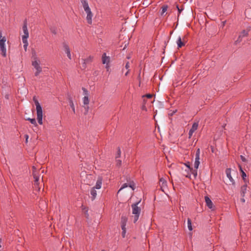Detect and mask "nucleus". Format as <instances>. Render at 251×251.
Wrapping results in <instances>:
<instances>
[{
	"label": "nucleus",
	"mask_w": 251,
	"mask_h": 251,
	"mask_svg": "<svg viewBox=\"0 0 251 251\" xmlns=\"http://www.w3.org/2000/svg\"><path fill=\"white\" fill-rule=\"evenodd\" d=\"M197 169L195 168V169H193L192 168L191 171H189V173L190 174V172H191L192 174L193 175L194 178H195L197 176Z\"/></svg>",
	"instance_id": "25"
},
{
	"label": "nucleus",
	"mask_w": 251,
	"mask_h": 251,
	"mask_svg": "<svg viewBox=\"0 0 251 251\" xmlns=\"http://www.w3.org/2000/svg\"><path fill=\"white\" fill-rule=\"evenodd\" d=\"M125 68H126V69H127V70H129V63L128 62H127L126 64V66H125Z\"/></svg>",
	"instance_id": "46"
},
{
	"label": "nucleus",
	"mask_w": 251,
	"mask_h": 251,
	"mask_svg": "<svg viewBox=\"0 0 251 251\" xmlns=\"http://www.w3.org/2000/svg\"><path fill=\"white\" fill-rule=\"evenodd\" d=\"M240 201L242 203H244L245 202V200L244 199V197H242L240 199Z\"/></svg>",
	"instance_id": "49"
},
{
	"label": "nucleus",
	"mask_w": 251,
	"mask_h": 251,
	"mask_svg": "<svg viewBox=\"0 0 251 251\" xmlns=\"http://www.w3.org/2000/svg\"><path fill=\"white\" fill-rule=\"evenodd\" d=\"M240 172H241V173L242 174V173H243V172H244V171H243V170H241V171H240Z\"/></svg>",
	"instance_id": "58"
},
{
	"label": "nucleus",
	"mask_w": 251,
	"mask_h": 251,
	"mask_svg": "<svg viewBox=\"0 0 251 251\" xmlns=\"http://www.w3.org/2000/svg\"><path fill=\"white\" fill-rule=\"evenodd\" d=\"M33 176L34 178V185L38 186L39 177L34 172H33Z\"/></svg>",
	"instance_id": "17"
},
{
	"label": "nucleus",
	"mask_w": 251,
	"mask_h": 251,
	"mask_svg": "<svg viewBox=\"0 0 251 251\" xmlns=\"http://www.w3.org/2000/svg\"><path fill=\"white\" fill-rule=\"evenodd\" d=\"M184 164L187 167V170H186L187 171V174L186 175H185V176H186V177H190V174L189 173V171H191L192 170V168L190 167V163L189 162H187L185 163H184Z\"/></svg>",
	"instance_id": "10"
},
{
	"label": "nucleus",
	"mask_w": 251,
	"mask_h": 251,
	"mask_svg": "<svg viewBox=\"0 0 251 251\" xmlns=\"http://www.w3.org/2000/svg\"><path fill=\"white\" fill-rule=\"evenodd\" d=\"M25 142L27 143V141H28V135H27V134H25Z\"/></svg>",
	"instance_id": "48"
},
{
	"label": "nucleus",
	"mask_w": 251,
	"mask_h": 251,
	"mask_svg": "<svg viewBox=\"0 0 251 251\" xmlns=\"http://www.w3.org/2000/svg\"><path fill=\"white\" fill-rule=\"evenodd\" d=\"M200 165V161H195L194 168L198 169Z\"/></svg>",
	"instance_id": "35"
},
{
	"label": "nucleus",
	"mask_w": 251,
	"mask_h": 251,
	"mask_svg": "<svg viewBox=\"0 0 251 251\" xmlns=\"http://www.w3.org/2000/svg\"><path fill=\"white\" fill-rule=\"evenodd\" d=\"M143 97H146L147 98H148L149 99H151V98L152 97V95L150 94H147L145 96H143Z\"/></svg>",
	"instance_id": "43"
},
{
	"label": "nucleus",
	"mask_w": 251,
	"mask_h": 251,
	"mask_svg": "<svg viewBox=\"0 0 251 251\" xmlns=\"http://www.w3.org/2000/svg\"><path fill=\"white\" fill-rule=\"evenodd\" d=\"M128 186L129 187L131 188L133 190H134V189H135L134 183V182L133 181L130 182L128 183Z\"/></svg>",
	"instance_id": "29"
},
{
	"label": "nucleus",
	"mask_w": 251,
	"mask_h": 251,
	"mask_svg": "<svg viewBox=\"0 0 251 251\" xmlns=\"http://www.w3.org/2000/svg\"><path fill=\"white\" fill-rule=\"evenodd\" d=\"M182 41L185 43L187 42V36L185 35L182 38H181Z\"/></svg>",
	"instance_id": "44"
},
{
	"label": "nucleus",
	"mask_w": 251,
	"mask_h": 251,
	"mask_svg": "<svg viewBox=\"0 0 251 251\" xmlns=\"http://www.w3.org/2000/svg\"><path fill=\"white\" fill-rule=\"evenodd\" d=\"M122 227V236L123 237H125V234H126V227Z\"/></svg>",
	"instance_id": "33"
},
{
	"label": "nucleus",
	"mask_w": 251,
	"mask_h": 251,
	"mask_svg": "<svg viewBox=\"0 0 251 251\" xmlns=\"http://www.w3.org/2000/svg\"><path fill=\"white\" fill-rule=\"evenodd\" d=\"M1 239H0V248H1Z\"/></svg>",
	"instance_id": "56"
},
{
	"label": "nucleus",
	"mask_w": 251,
	"mask_h": 251,
	"mask_svg": "<svg viewBox=\"0 0 251 251\" xmlns=\"http://www.w3.org/2000/svg\"><path fill=\"white\" fill-rule=\"evenodd\" d=\"M102 179L101 177H99L97 181L95 186L94 187H93V188H95V189H100L101 188V184H102Z\"/></svg>",
	"instance_id": "9"
},
{
	"label": "nucleus",
	"mask_w": 251,
	"mask_h": 251,
	"mask_svg": "<svg viewBox=\"0 0 251 251\" xmlns=\"http://www.w3.org/2000/svg\"><path fill=\"white\" fill-rule=\"evenodd\" d=\"M80 1L82 5V6L88 4L87 0H80Z\"/></svg>",
	"instance_id": "38"
},
{
	"label": "nucleus",
	"mask_w": 251,
	"mask_h": 251,
	"mask_svg": "<svg viewBox=\"0 0 251 251\" xmlns=\"http://www.w3.org/2000/svg\"><path fill=\"white\" fill-rule=\"evenodd\" d=\"M27 20H26V19H25L24 21V24H23V27H22L24 33V34L23 36H29V33H28V31L27 29Z\"/></svg>",
	"instance_id": "6"
},
{
	"label": "nucleus",
	"mask_w": 251,
	"mask_h": 251,
	"mask_svg": "<svg viewBox=\"0 0 251 251\" xmlns=\"http://www.w3.org/2000/svg\"><path fill=\"white\" fill-rule=\"evenodd\" d=\"M226 173L227 177L229 178L230 181L232 183V184L234 183V179L231 176V169L227 168L226 170Z\"/></svg>",
	"instance_id": "8"
},
{
	"label": "nucleus",
	"mask_w": 251,
	"mask_h": 251,
	"mask_svg": "<svg viewBox=\"0 0 251 251\" xmlns=\"http://www.w3.org/2000/svg\"><path fill=\"white\" fill-rule=\"evenodd\" d=\"M240 171L243 170L242 168L240 165H239Z\"/></svg>",
	"instance_id": "54"
},
{
	"label": "nucleus",
	"mask_w": 251,
	"mask_h": 251,
	"mask_svg": "<svg viewBox=\"0 0 251 251\" xmlns=\"http://www.w3.org/2000/svg\"><path fill=\"white\" fill-rule=\"evenodd\" d=\"M64 48L65 51L67 54V56L70 59H71V51L69 46L67 44H64Z\"/></svg>",
	"instance_id": "12"
},
{
	"label": "nucleus",
	"mask_w": 251,
	"mask_h": 251,
	"mask_svg": "<svg viewBox=\"0 0 251 251\" xmlns=\"http://www.w3.org/2000/svg\"><path fill=\"white\" fill-rule=\"evenodd\" d=\"M116 165L118 167H120L122 165V161L120 159H116Z\"/></svg>",
	"instance_id": "37"
},
{
	"label": "nucleus",
	"mask_w": 251,
	"mask_h": 251,
	"mask_svg": "<svg viewBox=\"0 0 251 251\" xmlns=\"http://www.w3.org/2000/svg\"><path fill=\"white\" fill-rule=\"evenodd\" d=\"M3 37H2V33L1 31L0 30V40Z\"/></svg>",
	"instance_id": "53"
},
{
	"label": "nucleus",
	"mask_w": 251,
	"mask_h": 251,
	"mask_svg": "<svg viewBox=\"0 0 251 251\" xmlns=\"http://www.w3.org/2000/svg\"><path fill=\"white\" fill-rule=\"evenodd\" d=\"M83 103L84 105H88L89 103V99L88 96H84L83 98Z\"/></svg>",
	"instance_id": "21"
},
{
	"label": "nucleus",
	"mask_w": 251,
	"mask_h": 251,
	"mask_svg": "<svg viewBox=\"0 0 251 251\" xmlns=\"http://www.w3.org/2000/svg\"><path fill=\"white\" fill-rule=\"evenodd\" d=\"M128 186V184L126 183H125L124 184H123L122 186V187H121V188L119 189V190L118 191V192L120 191L121 190L123 189L124 188H126Z\"/></svg>",
	"instance_id": "34"
},
{
	"label": "nucleus",
	"mask_w": 251,
	"mask_h": 251,
	"mask_svg": "<svg viewBox=\"0 0 251 251\" xmlns=\"http://www.w3.org/2000/svg\"><path fill=\"white\" fill-rule=\"evenodd\" d=\"M86 63H87V62H85V61H84V60H83V63L82 64V67H81L82 69L84 70V69H86Z\"/></svg>",
	"instance_id": "39"
},
{
	"label": "nucleus",
	"mask_w": 251,
	"mask_h": 251,
	"mask_svg": "<svg viewBox=\"0 0 251 251\" xmlns=\"http://www.w3.org/2000/svg\"><path fill=\"white\" fill-rule=\"evenodd\" d=\"M168 7L167 5H164L162 7V10L161 15H163L167 10Z\"/></svg>",
	"instance_id": "27"
},
{
	"label": "nucleus",
	"mask_w": 251,
	"mask_h": 251,
	"mask_svg": "<svg viewBox=\"0 0 251 251\" xmlns=\"http://www.w3.org/2000/svg\"><path fill=\"white\" fill-rule=\"evenodd\" d=\"M85 11L87 13V16H86L87 22L89 24L91 25V24H92V18L93 17V15L91 11L90 8L89 9V10H88V11L85 10Z\"/></svg>",
	"instance_id": "5"
},
{
	"label": "nucleus",
	"mask_w": 251,
	"mask_h": 251,
	"mask_svg": "<svg viewBox=\"0 0 251 251\" xmlns=\"http://www.w3.org/2000/svg\"><path fill=\"white\" fill-rule=\"evenodd\" d=\"M189 132L190 133H192V134H193V133L194 132V131H193V130H191V129H190V130H189Z\"/></svg>",
	"instance_id": "55"
},
{
	"label": "nucleus",
	"mask_w": 251,
	"mask_h": 251,
	"mask_svg": "<svg viewBox=\"0 0 251 251\" xmlns=\"http://www.w3.org/2000/svg\"><path fill=\"white\" fill-rule=\"evenodd\" d=\"M93 59V57L92 56H89L87 58H86V59H84V60L87 63L91 62L92 61Z\"/></svg>",
	"instance_id": "28"
},
{
	"label": "nucleus",
	"mask_w": 251,
	"mask_h": 251,
	"mask_svg": "<svg viewBox=\"0 0 251 251\" xmlns=\"http://www.w3.org/2000/svg\"><path fill=\"white\" fill-rule=\"evenodd\" d=\"M35 59L36 60L32 62V65L36 70L35 73V75L38 76L42 72V68L40 66V61L37 60V57H35Z\"/></svg>",
	"instance_id": "3"
},
{
	"label": "nucleus",
	"mask_w": 251,
	"mask_h": 251,
	"mask_svg": "<svg viewBox=\"0 0 251 251\" xmlns=\"http://www.w3.org/2000/svg\"><path fill=\"white\" fill-rule=\"evenodd\" d=\"M33 100L35 102V104L36 105V111H37V119L38 120V122L40 125L43 124V111L42 107L37 100H35V98H33Z\"/></svg>",
	"instance_id": "1"
},
{
	"label": "nucleus",
	"mask_w": 251,
	"mask_h": 251,
	"mask_svg": "<svg viewBox=\"0 0 251 251\" xmlns=\"http://www.w3.org/2000/svg\"><path fill=\"white\" fill-rule=\"evenodd\" d=\"M173 115V113L169 114V115H170V116H172Z\"/></svg>",
	"instance_id": "57"
},
{
	"label": "nucleus",
	"mask_w": 251,
	"mask_h": 251,
	"mask_svg": "<svg viewBox=\"0 0 251 251\" xmlns=\"http://www.w3.org/2000/svg\"><path fill=\"white\" fill-rule=\"evenodd\" d=\"M246 176V173L244 172H243V173L242 174V177L244 180H245V177Z\"/></svg>",
	"instance_id": "45"
},
{
	"label": "nucleus",
	"mask_w": 251,
	"mask_h": 251,
	"mask_svg": "<svg viewBox=\"0 0 251 251\" xmlns=\"http://www.w3.org/2000/svg\"><path fill=\"white\" fill-rule=\"evenodd\" d=\"M28 45V44L24 45V50L25 51H26V50H27V48Z\"/></svg>",
	"instance_id": "47"
},
{
	"label": "nucleus",
	"mask_w": 251,
	"mask_h": 251,
	"mask_svg": "<svg viewBox=\"0 0 251 251\" xmlns=\"http://www.w3.org/2000/svg\"><path fill=\"white\" fill-rule=\"evenodd\" d=\"M90 194L91 195V199L92 201H94L96 199L97 196V191L96 189H95V188H91Z\"/></svg>",
	"instance_id": "15"
},
{
	"label": "nucleus",
	"mask_w": 251,
	"mask_h": 251,
	"mask_svg": "<svg viewBox=\"0 0 251 251\" xmlns=\"http://www.w3.org/2000/svg\"><path fill=\"white\" fill-rule=\"evenodd\" d=\"M211 150L212 152H214V148L213 146H211Z\"/></svg>",
	"instance_id": "50"
},
{
	"label": "nucleus",
	"mask_w": 251,
	"mask_h": 251,
	"mask_svg": "<svg viewBox=\"0 0 251 251\" xmlns=\"http://www.w3.org/2000/svg\"><path fill=\"white\" fill-rule=\"evenodd\" d=\"M83 8H84V11H85V10H87V11H88V10H89V9H90V7H89V6L88 4H87V5H84V6H83Z\"/></svg>",
	"instance_id": "41"
},
{
	"label": "nucleus",
	"mask_w": 251,
	"mask_h": 251,
	"mask_svg": "<svg viewBox=\"0 0 251 251\" xmlns=\"http://www.w3.org/2000/svg\"><path fill=\"white\" fill-rule=\"evenodd\" d=\"M205 201L206 205L209 208H212L213 203H212V202L211 200H210V199L208 196H205Z\"/></svg>",
	"instance_id": "13"
},
{
	"label": "nucleus",
	"mask_w": 251,
	"mask_h": 251,
	"mask_svg": "<svg viewBox=\"0 0 251 251\" xmlns=\"http://www.w3.org/2000/svg\"><path fill=\"white\" fill-rule=\"evenodd\" d=\"M26 120L29 121L32 125H33L35 126H37V123L34 118L31 119L30 118H28L27 119H26Z\"/></svg>",
	"instance_id": "20"
},
{
	"label": "nucleus",
	"mask_w": 251,
	"mask_h": 251,
	"mask_svg": "<svg viewBox=\"0 0 251 251\" xmlns=\"http://www.w3.org/2000/svg\"><path fill=\"white\" fill-rule=\"evenodd\" d=\"M102 62L103 64H108L109 62L110 61V58L109 56H106V53H104L102 55Z\"/></svg>",
	"instance_id": "11"
},
{
	"label": "nucleus",
	"mask_w": 251,
	"mask_h": 251,
	"mask_svg": "<svg viewBox=\"0 0 251 251\" xmlns=\"http://www.w3.org/2000/svg\"><path fill=\"white\" fill-rule=\"evenodd\" d=\"M176 8L178 10V17L179 16V14H180L181 12L182 11V10H183V8H181V9H180L178 7V5H176Z\"/></svg>",
	"instance_id": "40"
},
{
	"label": "nucleus",
	"mask_w": 251,
	"mask_h": 251,
	"mask_svg": "<svg viewBox=\"0 0 251 251\" xmlns=\"http://www.w3.org/2000/svg\"><path fill=\"white\" fill-rule=\"evenodd\" d=\"M6 41L5 37H3L0 40V50L1 51V55L3 57L6 56V49L5 46V43Z\"/></svg>",
	"instance_id": "4"
},
{
	"label": "nucleus",
	"mask_w": 251,
	"mask_h": 251,
	"mask_svg": "<svg viewBox=\"0 0 251 251\" xmlns=\"http://www.w3.org/2000/svg\"><path fill=\"white\" fill-rule=\"evenodd\" d=\"M140 202V201L138 202L133 203L131 205V207L132 209V214L134 215V223H136L139 219V215L141 212V208L140 207H138L137 205Z\"/></svg>",
	"instance_id": "2"
},
{
	"label": "nucleus",
	"mask_w": 251,
	"mask_h": 251,
	"mask_svg": "<svg viewBox=\"0 0 251 251\" xmlns=\"http://www.w3.org/2000/svg\"><path fill=\"white\" fill-rule=\"evenodd\" d=\"M129 71H130L129 70H128L127 71L126 73V74H125L126 76H127L128 75V74L129 72Z\"/></svg>",
	"instance_id": "52"
},
{
	"label": "nucleus",
	"mask_w": 251,
	"mask_h": 251,
	"mask_svg": "<svg viewBox=\"0 0 251 251\" xmlns=\"http://www.w3.org/2000/svg\"><path fill=\"white\" fill-rule=\"evenodd\" d=\"M178 49L181 48L185 45V43L182 41L181 38L179 36L176 41Z\"/></svg>",
	"instance_id": "14"
},
{
	"label": "nucleus",
	"mask_w": 251,
	"mask_h": 251,
	"mask_svg": "<svg viewBox=\"0 0 251 251\" xmlns=\"http://www.w3.org/2000/svg\"><path fill=\"white\" fill-rule=\"evenodd\" d=\"M187 224H188V228L190 231L192 230V223L191 220L190 218H188L187 219Z\"/></svg>",
	"instance_id": "24"
},
{
	"label": "nucleus",
	"mask_w": 251,
	"mask_h": 251,
	"mask_svg": "<svg viewBox=\"0 0 251 251\" xmlns=\"http://www.w3.org/2000/svg\"><path fill=\"white\" fill-rule=\"evenodd\" d=\"M240 158L243 162H246L247 159L243 155H240Z\"/></svg>",
	"instance_id": "42"
},
{
	"label": "nucleus",
	"mask_w": 251,
	"mask_h": 251,
	"mask_svg": "<svg viewBox=\"0 0 251 251\" xmlns=\"http://www.w3.org/2000/svg\"><path fill=\"white\" fill-rule=\"evenodd\" d=\"M248 35V31H246L245 30H243L242 31V32L241 33V34L239 36L238 39H237V41L240 42L241 41V39H240V38H242L244 37L247 36Z\"/></svg>",
	"instance_id": "18"
},
{
	"label": "nucleus",
	"mask_w": 251,
	"mask_h": 251,
	"mask_svg": "<svg viewBox=\"0 0 251 251\" xmlns=\"http://www.w3.org/2000/svg\"><path fill=\"white\" fill-rule=\"evenodd\" d=\"M121 152L120 148L119 147H118V151H117V155L116 156V158L120 157V156H121Z\"/></svg>",
	"instance_id": "30"
},
{
	"label": "nucleus",
	"mask_w": 251,
	"mask_h": 251,
	"mask_svg": "<svg viewBox=\"0 0 251 251\" xmlns=\"http://www.w3.org/2000/svg\"><path fill=\"white\" fill-rule=\"evenodd\" d=\"M247 185L245 184L241 187V196L242 197H244L246 193Z\"/></svg>",
	"instance_id": "16"
},
{
	"label": "nucleus",
	"mask_w": 251,
	"mask_h": 251,
	"mask_svg": "<svg viewBox=\"0 0 251 251\" xmlns=\"http://www.w3.org/2000/svg\"><path fill=\"white\" fill-rule=\"evenodd\" d=\"M50 32L53 34H56V30L54 27H50Z\"/></svg>",
	"instance_id": "36"
},
{
	"label": "nucleus",
	"mask_w": 251,
	"mask_h": 251,
	"mask_svg": "<svg viewBox=\"0 0 251 251\" xmlns=\"http://www.w3.org/2000/svg\"><path fill=\"white\" fill-rule=\"evenodd\" d=\"M198 126L199 124L198 123H194L190 129L195 132L198 129Z\"/></svg>",
	"instance_id": "22"
},
{
	"label": "nucleus",
	"mask_w": 251,
	"mask_h": 251,
	"mask_svg": "<svg viewBox=\"0 0 251 251\" xmlns=\"http://www.w3.org/2000/svg\"><path fill=\"white\" fill-rule=\"evenodd\" d=\"M188 134H189V138H191V137H192V135H193V134H192V133H190V132H189Z\"/></svg>",
	"instance_id": "51"
},
{
	"label": "nucleus",
	"mask_w": 251,
	"mask_h": 251,
	"mask_svg": "<svg viewBox=\"0 0 251 251\" xmlns=\"http://www.w3.org/2000/svg\"><path fill=\"white\" fill-rule=\"evenodd\" d=\"M29 36H22V41L24 45L28 44L27 42V38Z\"/></svg>",
	"instance_id": "26"
},
{
	"label": "nucleus",
	"mask_w": 251,
	"mask_h": 251,
	"mask_svg": "<svg viewBox=\"0 0 251 251\" xmlns=\"http://www.w3.org/2000/svg\"><path fill=\"white\" fill-rule=\"evenodd\" d=\"M82 90H83V94L85 95V96H88V91H87V90L86 88H84V87L82 88Z\"/></svg>",
	"instance_id": "31"
},
{
	"label": "nucleus",
	"mask_w": 251,
	"mask_h": 251,
	"mask_svg": "<svg viewBox=\"0 0 251 251\" xmlns=\"http://www.w3.org/2000/svg\"><path fill=\"white\" fill-rule=\"evenodd\" d=\"M200 150L198 149L196 152L195 161H200Z\"/></svg>",
	"instance_id": "23"
},
{
	"label": "nucleus",
	"mask_w": 251,
	"mask_h": 251,
	"mask_svg": "<svg viewBox=\"0 0 251 251\" xmlns=\"http://www.w3.org/2000/svg\"><path fill=\"white\" fill-rule=\"evenodd\" d=\"M86 105V106H84V109H85L84 115H86L88 114V111L89 109V106L88 105Z\"/></svg>",
	"instance_id": "32"
},
{
	"label": "nucleus",
	"mask_w": 251,
	"mask_h": 251,
	"mask_svg": "<svg viewBox=\"0 0 251 251\" xmlns=\"http://www.w3.org/2000/svg\"><path fill=\"white\" fill-rule=\"evenodd\" d=\"M68 100L69 102L70 106H71V107L72 109V111H73L74 113H75V105H74V102L73 101L72 98L71 97V96L70 95H68Z\"/></svg>",
	"instance_id": "7"
},
{
	"label": "nucleus",
	"mask_w": 251,
	"mask_h": 251,
	"mask_svg": "<svg viewBox=\"0 0 251 251\" xmlns=\"http://www.w3.org/2000/svg\"><path fill=\"white\" fill-rule=\"evenodd\" d=\"M127 219L126 216H122L121 217V227H126Z\"/></svg>",
	"instance_id": "19"
}]
</instances>
